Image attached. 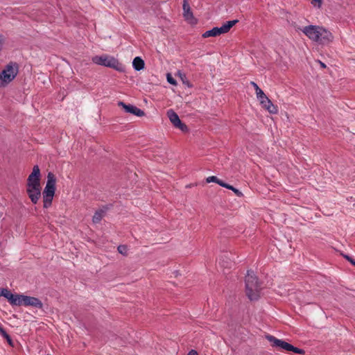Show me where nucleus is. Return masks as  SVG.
I'll list each match as a JSON object with an SVG mask.
<instances>
[{
  "label": "nucleus",
  "mask_w": 355,
  "mask_h": 355,
  "mask_svg": "<svg viewBox=\"0 0 355 355\" xmlns=\"http://www.w3.org/2000/svg\"><path fill=\"white\" fill-rule=\"evenodd\" d=\"M262 282L258 279L254 270H248L245 277V294L250 300H257L261 295Z\"/></svg>",
  "instance_id": "nucleus-1"
},
{
  "label": "nucleus",
  "mask_w": 355,
  "mask_h": 355,
  "mask_svg": "<svg viewBox=\"0 0 355 355\" xmlns=\"http://www.w3.org/2000/svg\"><path fill=\"white\" fill-rule=\"evenodd\" d=\"M299 29L311 40L321 44H327L334 39L331 32L318 26L309 25Z\"/></svg>",
  "instance_id": "nucleus-2"
},
{
  "label": "nucleus",
  "mask_w": 355,
  "mask_h": 355,
  "mask_svg": "<svg viewBox=\"0 0 355 355\" xmlns=\"http://www.w3.org/2000/svg\"><path fill=\"white\" fill-rule=\"evenodd\" d=\"M92 60L98 65L110 67L119 72L125 71V66L113 56L107 54L96 55L92 58Z\"/></svg>",
  "instance_id": "nucleus-3"
},
{
  "label": "nucleus",
  "mask_w": 355,
  "mask_h": 355,
  "mask_svg": "<svg viewBox=\"0 0 355 355\" xmlns=\"http://www.w3.org/2000/svg\"><path fill=\"white\" fill-rule=\"evenodd\" d=\"M56 178L55 175L49 172L47 175V181L42 192L44 208H48L51 205L55 191Z\"/></svg>",
  "instance_id": "nucleus-4"
},
{
  "label": "nucleus",
  "mask_w": 355,
  "mask_h": 355,
  "mask_svg": "<svg viewBox=\"0 0 355 355\" xmlns=\"http://www.w3.org/2000/svg\"><path fill=\"white\" fill-rule=\"evenodd\" d=\"M19 67L16 62H10L0 73V87H4L17 76Z\"/></svg>",
  "instance_id": "nucleus-5"
},
{
  "label": "nucleus",
  "mask_w": 355,
  "mask_h": 355,
  "mask_svg": "<svg viewBox=\"0 0 355 355\" xmlns=\"http://www.w3.org/2000/svg\"><path fill=\"white\" fill-rule=\"evenodd\" d=\"M13 306H32L41 309L42 302L37 297L17 294Z\"/></svg>",
  "instance_id": "nucleus-6"
},
{
  "label": "nucleus",
  "mask_w": 355,
  "mask_h": 355,
  "mask_svg": "<svg viewBox=\"0 0 355 355\" xmlns=\"http://www.w3.org/2000/svg\"><path fill=\"white\" fill-rule=\"evenodd\" d=\"M267 340L271 343L272 347H279L280 349H282L284 350L288 351V352H293L294 353L304 354V351L302 349L295 347L293 346L292 345L280 339H277L275 337L268 335L266 336Z\"/></svg>",
  "instance_id": "nucleus-7"
},
{
  "label": "nucleus",
  "mask_w": 355,
  "mask_h": 355,
  "mask_svg": "<svg viewBox=\"0 0 355 355\" xmlns=\"http://www.w3.org/2000/svg\"><path fill=\"white\" fill-rule=\"evenodd\" d=\"M40 177V168L37 165H35L33 168L32 173L28 177L26 188L41 187Z\"/></svg>",
  "instance_id": "nucleus-8"
},
{
  "label": "nucleus",
  "mask_w": 355,
  "mask_h": 355,
  "mask_svg": "<svg viewBox=\"0 0 355 355\" xmlns=\"http://www.w3.org/2000/svg\"><path fill=\"white\" fill-rule=\"evenodd\" d=\"M167 116L175 128L180 129L182 131L187 130V126L182 123L178 115L173 110L167 111Z\"/></svg>",
  "instance_id": "nucleus-9"
},
{
  "label": "nucleus",
  "mask_w": 355,
  "mask_h": 355,
  "mask_svg": "<svg viewBox=\"0 0 355 355\" xmlns=\"http://www.w3.org/2000/svg\"><path fill=\"white\" fill-rule=\"evenodd\" d=\"M182 8L184 19L191 24H196L197 19L194 17L191 7L187 0L183 1Z\"/></svg>",
  "instance_id": "nucleus-10"
},
{
  "label": "nucleus",
  "mask_w": 355,
  "mask_h": 355,
  "mask_svg": "<svg viewBox=\"0 0 355 355\" xmlns=\"http://www.w3.org/2000/svg\"><path fill=\"white\" fill-rule=\"evenodd\" d=\"M42 187L26 188V193L33 204H37L41 197Z\"/></svg>",
  "instance_id": "nucleus-11"
},
{
  "label": "nucleus",
  "mask_w": 355,
  "mask_h": 355,
  "mask_svg": "<svg viewBox=\"0 0 355 355\" xmlns=\"http://www.w3.org/2000/svg\"><path fill=\"white\" fill-rule=\"evenodd\" d=\"M118 105L119 106L122 107L128 113H131L137 116H142L144 115V112L143 110L134 105H126L125 103L122 101H119L118 103Z\"/></svg>",
  "instance_id": "nucleus-12"
},
{
  "label": "nucleus",
  "mask_w": 355,
  "mask_h": 355,
  "mask_svg": "<svg viewBox=\"0 0 355 355\" xmlns=\"http://www.w3.org/2000/svg\"><path fill=\"white\" fill-rule=\"evenodd\" d=\"M238 22V20L227 21L220 27H216L218 35L227 33Z\"/></svg>",
  "instance_id": "nucleus-13"
},
{
  "label": "nucleus",
  "mask_w": 355,
  "mask_h": 355,
  "mask_svg": "<svg viewBox=\"0 0 355 355\" xmlns=\"http://www.w3.org/2000/svg\"><path fill=\"white\" fill-rule=\"evenodd\" d=\"M17 294H12L8 289L7 288H1L0 289V296H3L8 300L9 303L13 306L15 302V299Z\"/></svg>",
  "instance_id": "nucleus-14"
},
{
  "label": "nucleus",
  "mask_w": 355,
  "mask_h": 355,
  "mask_svg": "<svg viewBox=\"0 0 355 355\" xmlns=\"http://www.w3.org/2000/svg\"><path fill=\"white\" fill-rule=\"evenodd\" d=\"M261 106L270 114H274L278 112L277 107L275 105L269 98L266 101H265Z\"/></svg>",
  "instance_id": "nucleus-15"
},
{
  "label": "nucleus",
  "mask_w": 355,
  "mask_h": 355,
  "mask_svg": "<svg viewBox=\"0 0 355 355\" xmlns=\"http://www.w3.org/2000/svg\"><path fill=\"white\" fill-rule=\"evenodd\" d=\"M144 61L140 57H136L132 62L133 68L136 71H140L144 68Z\"/></svg>",
  "instance_id": "nucleus-16"
},
{
  "label": "nucleus",
  "mask_w": 355,
  "mask_h": 355,
  "mask_svg": "<svg viewBox=\"0 0 355 355\" xmlns=\"http://www.w3.org/2000/svg\"><path fill=\"white\" fill-rule=\"evenodd\" d=\"M105 211L103 209H99L96 211L92 218V221L94 223H98L105 216Z\"/></svg>",
  "instance_id": "nucleus-17"
},
{
  "label": "nucleus",
  "mask_w": 355,
  "mask_h": 355,
  "mask_svg": "<svg viewBox=\"0 0 355 355\" xmlns=\"http://www.w3.org/2000/svg\"><path fill=\"white\" fill-rule=\"evenodd\" d=\"M218 33H217V31H216V28L214 27L211 30H209V31H207L206 32H205L203 34H202V37L204 38H207V37H216V36H218Z\"/></svg>",
  "instance_id": "nucleus-18"
},
{
  "label": "nucleus",
  "mask_w": 355,
  "mask_h": 355,
  "mask_svg": "<svg viewBox=\"0 0 355 355\" xmlns=\"http://www.w3.org/2000/svg\"><path fill=\"white\" fill-rule=\"evenodd\" d=\"M119 252L123 255H127L128 252V248L125 245H120L117 248Z\"/></svg>",
  "instance_id": "nucleus-19"
},
{
  "label": "nucleus",
  "mask_w": 355,
  "mask_h": 355,
  "mask_svg": "<svg viewBox=\"0 0 355 355\" xmlns=\"http://www.w3.org/2000/svg\"><path fill=\"white\" fill-rule=\"evenodd\" d=\"M0 334L6 338L9 342H10V338L8 334L6 332V331L3 329V328L0 325Z\"/></svg>",
  "instance_id": "nucleus-20"
},
{
  "label": "nucleus",
  "mask_w": 355,
  "mask_h": 355,
  "mask_svg": "<svg viewBox=\"0 0 355 355\" xmlns=\"http://www.w3.org/2000/svg\"><path fill=\"white\" fill-rule=\"evenodd\" d=\"M228 189L232 190L234 191V193L239 197H241L243 196V193L237 189L234 188L233 186L230 185L228 188Z\"/></svg>",
  "instance_id": "nucleus-21"
},
{
  "label": "nucleus",
  "mask_w": 355,
  "mask_h": 355,
  "mask_svg": "<svg viewBox=\"0 0 355 355\" xmlns=\"http://www.w3.org/2000/svg\"><path fill=\"white\" fill-rule=\"evenodd\" d=\"M218 180L219 179L217 177H216V176H209V177H208L206 179V182L207 183H210V182H216V183H217Z\"/></svg>",
  "instance_id": "nucleus-22"
},
{
  "label": "nucleus",
  "mask_w": 355,
  "mask_h": 355,
  "mask_svg": "<svg viewBox=\"0 0 355 355\" xmlns=\"http://www.w3.org/2000/svg\"><path fill=\"white\" fill-rule=\"evenodd\" d=\"M322 0H311V3L318 8H320L322 6Z\"/></svg>",
  "instance_id": "nucleus-23"
},
{
  "label": "nucleus",
  "mask_w": 355,
  "mask_h": 355,
  "mask_svg": "<svg viewBox=\"0 0 355 355\" xmlns=\"http://www.w3.org/2000/svg\"><path fill=\"white\" fill-rule=\"evenodd\" d=\"M167 80L169 83H171L173 85H176L175 80L173 77H171V76L170 74H168V76H167Z\"/></svg>",
  "instance_id": "nucleus-24"
},
{
  "label": "nucleus",
  "mask_w": 355,
  "mask_h": 355,
  "mask_svg": "<svg viewBox=\"0 0 355 355\" xmlns=\"http://www.w3.org/2000/svg\"><path fill=\"white\" fill-rule=\"evenodd\" d=\"M344 257H345V259H347V261H348L351 264H352L353 266H355V260H354L352 257H349V256H348V255H344Z\"/></svg>",
  "instance_id": "nucleus-25"
},
{
  "label": "nucleus",
  "mask_w": 355,
  "mask_h": 355,
  "mask_svg": "<svg viewBox=\"0 0 355 355\" xmlns=\"http://www.w3.org/2000/svg\"><path fill=\"white\" fill-rule=\"evenodd\" d=\"M256 95H257V98H258L260 97H263L266 94H264L263 90L260 88L259 89H258V91H256Z\"/></svg>",
  "instance_id": "nucleus-26"
},
{
  "label": "nucleus",
  "mask_w": 355,
  "mask_h": 355,
  "mask_svg": "<svg viewBox=\"0 0 355 355\" xmlns=\"http://www.w3.org/2000/svg\"><path fill=\"white\" fill-rule=\"evenodd\" d=\"M217 184H218L220 186L223 187H225V188H227L228 189L229 187L230 186V184L223 182L222 180H218Z\"/></svg>",
  "instance_id": "nucleus-27"
},
{
  "label": "nucleus",
  "mask_w": 355,
  "mask_h": 355,
  "mask_svg": "<svg viewBox=\"0 0 355 355\" xmlns=\"http://www.w3.org/2000/svg\"><path fill=\"white\" fill-rule=\"evenodd\" d=\"M268 99V98L267 97L266 95H264L263 97L258 98V100L259 101L261 105H263V102L265 101H266Z\"/></svg>",
  "instance_id": "nucleus-28"
},
{
  "label": "nucleus",
  "mask_w": 355,
  "mask_h": 355,
  "mask_svg": "<svg viewBox=\"0 0 355 355\" xmlns=\"http://www.w3.org/2000/svg\"><path fill=\"white\" fill-rule=\"evenodd\" d=\"M250 84H251V85H252V87H254V89H255V92H256V91H258V89H260V87L258 86V85H257L256 83H254V82L252 81V82L250 83Z\"/></svg>",
  "instance_id": "nucleus-29"
},
{
  "label": "nucleus",
  "mask_w": 355,
  "mask_h": 355,
  "mask_svg": "<svg viewBox=\"0 0 355 355\" xmlns=\"http://www.w3.org/2000/svg\"><path fill=\"white\" fill-rule=\"evenodd\" d=\"M187 355H198V352L194 350V349H191L189 352V353L187 354Z\"/></svg>",
  "instance_id": "nucleus-30"
},
{
  "label": "nucleus",
  "mask_w": 355,
  "mask_h": 355,
  "mask_svg": "<svg viewBox=\"0 0 355 355\" xmlns=\"http://www.w3.org/2000/svg\"><path fill=\"white\" fill-rule=\"evenodd\" d=\"M319 62L322 68H326V64L322 62L321 61H319Z\"/></svg>",
  "instance_id": "nucleus-31"
}]
</instances>
